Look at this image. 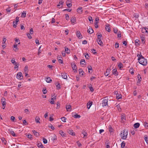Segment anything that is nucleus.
<instances>
[{"label":"nucleus","instance_id":"f257e3e1","mask_svg":"<svg viewBox=\"0 0 148 148\" xmlns=\"http://www.w3.org/2000/svg\"><path fill=\"white\" fill-rule=\"evenodd\" d=\"M128 135V131L124 130L121 132L120 134V136L122 139L124 140L126 139L127 138Z\"/></svg>","mask_w":148,"mask_h":148},{"label":"nucleus","instance_id":"f03ea898","mask_svg":"<svg viewBox=\"0 0 148 148\" xmlns=\"http://www.w3.org/2000/svg\"><path fill=\"white\" fill-rule=\"evenodd\" d=\"M139 63L143 66H146L147 64V61L146 59L144 57L142 58L138 59Z\"/></svg>","mask_w":148,"mask_h":148},{"label":"nucleus","instance_id":"7ed1b4c3","mask_svg":"<svg viewBox=\"0 0 148 148\" xmlns=\"http://www.w3.org/2000/svg\"><path fill=\"white\" fill-rule=\"evenodd\" d=\"M102 36L101 34H100L98 35L97 36V39L96 40V41L97 42L98 44L101 46H102L103 45V43L101 40Z\"/></svg>","mask_w":148,"mask_h":148},{"label":"nucleus","instance_id":"20e7f679","mask_svg":"<svg viewBox=\"0 0 148 148\" xmlns=\"http://www.w3.org/2000/svg\"><path fill=\"white\" fill-rule=\"evenodd\" d=\"M106 98H107V97H105V98L103 99L102 101V106L103 107L108 105V99H106Z\"/></svg>","mask_w":148,"mask_h":148},{"label":"nucleus","instance_id":"39448f33","mask_svg":"<svg viewBox=\"0 0 148 148\" xmlns=\"http://www.w3.org/2000/svg\"><path fill=\"white\" fill-rule=\"evenodd\" d=\"M1 102L2 106V109H4L6 106V102L5 98H3L1 99Z\"/></svg>","mask_w":148,"mask_h":148},{"label":"nucleus","instance_id":"423d86ee","mask_svg":"<svg viewBox=\"0 0 148 148\" xmlns=\"http://www.w3.org/2000/svg\"><path fill=\"white\" fill-rule=\"evenodd\" d=\"M17 78L20 80H21L23 78V76L21 72H18L17 75Z\"/></svg>","mask_w":148,"mask_h":148},{"label":"nucleus","instance_id":"0eeeda50","mask_svg":"<svg viewBox=\"0 0 148 148\" xmlns=\"http://www.w3.org/2000/svg\"><path fill=\"white\" fill-rule=\"evenodd\" d=\"M71 65L72 68L73 70H75V71H77V69L76 66L74 63H71Z\"/></svg>","mask_w":148,"mask_h":148},{"label":"nucleus","instance_id":"6e6552de","mask_svg":"<svg viewBox=\"0 0 148 148\" xmlns=\"http://www.w3.org/2000/svg\"><path fill=\"white\" fill-rule=\"evenodd\" d=\"M8 131L10 134H12L13 136L16 137V134L12 130V129L10 128L8 130Z\"/></svg>","mask_w":148,"mask_h":148},{"label":"nucleus","instance_id":"1a4fd4ad","mask_svg":"<svg viewBox=\"0 0 148 148\" xmlns=\"http://www.w3.org/2000/svg\"><path fill=\"white\" fill-rule=\"evenodd\" d=\"M142 32L143 33H148V28L147 27H143L142 29Z\"/></svg>","mask_w":148,"mask_h":148},{"label":"nucleus","instance_id":"9d476101","mask_svg":"<svg viewBox=\"0 0 148 148\" xmlns=\"http://www.w3.org/2000/svg\"><path fill=\"white\" fill-rule=\"evenodd\" d=\"M77 12L79 14H82V8L81 7H79L77 9Z\"/></svg>","mask_w":148,"mask_h":148},{"label":"nucleus","instance_id":"9b49d317","mask_svg":"<svg viewBox=\"0 0 148 148\" xmlns=\"http://www.w3.org/2000/svg\"><path fill=\"white\" fill-rule=\"evenodd\" d=\"M61 76L62 78L65 79H66L67 77V74L66 73H62Z\"/></svg>","mask_w":148,"mask_h":148},{"label":"nucleus","instance_id":"f8f14e48","mask_svg":"<svg viewBox=\"0 0 148 148\" xmlns=\"http://www.w3.org/2000/svg\"><path fill=\"white\" fill-rule=\"evenodd\" d=\"M121 122L123 123L125 120V116L124 114H123L121 116Z\"/></svg>","mask_w":148,"mask_h":148},{"label":"nucleus","instance_id":"ddd939ff","mask_svg":"<svg viewBox=\"0 0 148 148\" xmlns=\"http://www.w3.org/2000/svg\"><path fill=\"white\" fill-rule=\"evenodd\" d=\"M76 34L79 38H82V35L80 36L81 34L79 31H77Z\"/></svg>","mask_w":148,"mask_h":148},{"label":"nucleus","instance_id":"4468645a","mask_svg":"<svg viewBox=\"0 0 148 148\" xmlns=\"http://www.w3.org/2000/svg\"><path fill=\"white\" fill-rule=\"evenodd\" d=\"M71 23L73 24V25L76 22L75 18L73 16H72L71 18Z\"/></svg>","mask_w":148,"mask_h":148},{"label":"nucleus","instance_id":"2eb2a0df","mask_svg":"<svg viewBox=\"0 0 148 148\" xmlns=\"http://www.w3.org/2000/svg\"><path fill=\"white\" fill-rule=\"evenodd\" d=\"M110 71V69L108 68L107 69L106 72L105 73V76H107L108 75Z\"/></svg>","mask_w":148,"mask_h":148},{"label":"nucleus","instance_id":"dca6fc26","mask_svg":"<svg viewBox=\"0 0 148 148\" xmlns=\"http://www.w3.org/2000/svg\"><path fill=\"white\" fill-rule=\"evenodd\" d=\"M92 103V102H88L87 104V108L88 109H89Z\"/></svg>","mask_w":148,"mask_h":148},{"label":"nucleus","instance_id":"f3484780","mask_svg":"<svg viewBox=\"0 0 148 148\" xmlns=\"http://www.w3.org/2000/svg\"><path fill=\"white\" fill-rule=\"evenodd\" d=\"M45 80L47 83H51L52 81V80L49 77H46Z\"/></svg>","mask_w":148,"mask_h":148},{"label":"nucleus","instance_id":"a211bd4d","mask_svg":"<svg viewBox=\"0 0 148 148\" xmlns=\"http://www.w3.org/2000/svg\"><path fill=\"white\" fill-rule=\"evenodd\" d=\"M140 39H141V40L142 41V42H143V44H145V42L144 41L145 40V36H141Z\"/></svg>","mask_w":148,"mask_h":148},{"label":"nucleus","instance_id":"6ab92c4d","mask_svg":"<svg viewBox=\"0 0 148 148\" xmlns=\"http://www.w3.org/2000/svg\"><path fill=\"white\" fill-rule=\"evenodd\" d=\"M37 145L39 148H45L41 143H38Z\"/></svg>","mask_w":148,"mask_h":148},{"label":"nucleus","instance_id":"aec40b11","mask_svg":"<svg viewBox=\"0 0 148 148\" xmlns=\"http://www.w3.org/2000/svg\"><path fill=\"white\" fill-rule=\"evenodd\" d=\"M65 52L67 54H69L70 52V50L68 48H66V47H65Z\"/></svg>","mask_w":148,"mask_h":148},{"label":"nucleus","instance_id":"412c9836","mask_svg":"<svg viewBox=\"0 0 148 148\" xmlns=\"http://www.w3.org/2000/svg\"><path fill=\"white\" fill-rule=\"evenodd\" d=\"M79 73L81 76H83L84 72L82 69H79Z\"/></svg>","mask_w":148,"mask_h":148},{"label":"nucleus","instance_id":"4be33fe9","mask_svg":"<svg viewBox=\"0 0 148 148\" xmlns=\"http://www.w3.org/2000/svg\"><path fill=\"white\" fill-rule=\"evenodd\" d=\"M88 32L89 34H92L93 32V30L90 27L88 30Z\"/></svg>","mask_w":148,"mask_h":148},{"label":"nucleus","instance_id":"5701e85b","mask_svg":"<svg viewBox=\"0 0 148 148\" xmlns=\"http://www.w3.org/2000/svg\"><path fill=\"white\" fill-rule=\"evenodd\" d=\"M109 25H110L108 24V25H106V27H105V29L106 30L109 32H110V29L109 26Z\"/></svg>","mask_w":148,"mask_h":148},{"label":"nucleus","instance_id":"b1692460","mask_svg":"<svg viewBox=\"0 0 148 148\" xmlns=\"http://www.w3.org/2000/svg\"><path fill=\"white\" fill-rule=\"evenodd\" d=\"M40 118L38 116H36L35 118V120L36 123H40V122L39 121L40 120Z\"/></svg>","mask_w":148,"mask_h":148},{"label":"nucleus","instance_id":"393cba45","mask_svg":"<svg viewBox=\"0 0 148 148\" xmlns=\"http://www.w3.org/2000/svg\"><path fill=\"white\" fill-rule=\"evenodd\" d=\"M140 125L139 123H137L134 124V126L135 128H137Z\"/></svg>","mask_w":148,"mask_h":148},{"label":"nucleus","instance_id":"a878e982","mask_svg":"<svg viewBox=\"0 0 148 148\" xmlns=\"http://www.w3.org/2000/svg\"><path fill=\"white\" fill-rule=\"evenodd\" d=\"M26 11H23L22 13L21 16L22 18H25L26 17Z\"/></svg>","mask_w":148,"mask_h":148},{"label":"nucleus","instance_id":"bb28decb","mask_svg":"<svg viewBox=\"0 0 148 148\" xmlns=\"http://www.w3.org/2000/svg\"><path fill=\"white\" fill-rule=\"evenodd\" d=\"M116 92H117V91L115 92V94H116ZM116 98L118 99L121 98V95H119V94H118V93L117 92V94H116Z\"/></svg>","mask_w":148,"mask_h":148},{"label":"nucleus","instance_id":"cd10ccee","mask_svg":"<svg viewBox=\"0 0 148 148\" xmlns=\"http://www.w3.org/2000/svg\"><path fill=\"white\" fill-rule=\"evenodd\" d=\"M68 133L70 134L73 135V136L75 135V133L74 132H73V131L72 130H69L68 131Z\"/></svg>","mask_w":148,"mask_h":148},{"label":"nucleus","instance_id":"c85d7f7f","mask_svg":"<svg viewBox=\"0 0 148 148\" xmlns=\"http://www.w3.org/2000/svg\"><path fill=\"white\" fill-rule=\"evenodd\" d=\"M113 74L116 75H117L118 72L116 69H114L113 70Z\"/></svg>","mask_w":148,"mask_h":148},{"label":"nucleus","instance_id":"c756f323","mask_svg":"<svg viewBox=\"0 0 148 148\" xmlns=\"http://www.w3.org/2000/svg\"><path fill=\"white\" fill-rule=\"evenodd\" d=\"M137 56L138 57V59H140L142 58L143 57H144L141 55V53L140 52V53H138L137 55Z\"/></svg>","mask_w":148,"mask_h":148},{"label":"nucleus","instance_id":"7c9ffc66","mask_svg":"<svg viewBox=\"0 0 148 148\" xmlns=\"http://www.w3.org/2000/svg\"><path fill=\"white\" fill-rule=\"evenodd\" d=\"M144 139L147 143V144H148V136H144Z\"/></svg>","mask_w":148,"mask_h":148},{"label":"nucleus","instance_id":"2f4dec72","mask_svg":"<svg viewBox=\"0 0 148 148\" xmlns=\"http://www.w3.org/2000/svg\"><path fill=\"white\" fill-rule=\"evenodd\" d=\"M32 132L34 135L36 136H38L39 135V134L34 130H32Z\"/></svg>","mask_w":148,"mask_h":148},{"label":"nucleus","instance_id":"473e14b6","mask_svg":"<svg viewBox=\"0 0 148 148\" xmlns=\"http://www.w3.org/2000/svg\"><path fill=\"white\" fill-rule=\"evenodd\" d=\"M139 42V40L138 39H136L135 41V43L136 45H139V44L138 43Z\"/></svg>","mask_w":148,"mask_h":148},{"label":"nucleus","instance_id":"72a5a7b5","mask_svg":"<svg viewBox=\"0 0 148 148\" xmlns=\"http://www.w3.org/2000/svg\"><path fill=\"white\" fill-rule=\"evenodd\" d=\"M130 72L132 74H134V72L133 68H131L129 70Z\"/></svg>","mask_w":148,"mask_h":148},{"label":"nucleus","instance_id":"f704fd0d","mask_svg":"<svg viewBox=\"0 0 148 148\" xmlns=\"http://www.w3.org/2000/svg\"><path fill=\"white\" fill-rule=\"evenodd\" d=\"M24 71L25 73L28 72V66H25Z\"/></svg>","mask_w":148,"mask_h":148},{"label":"nucleus","instance_id":"c9c22d12","mask_svg":"<svg viewBox=\"0 0 148 148\" xmlns=\"http://www.w3.org/2000/svg\"><path fill=\"white\" fill-rule=\"evenodd\" d=\"M17 45H18V44H15L14 45V48H16L15 49V50H14L15 51H17V50H18V48H17Z\"/></svg>","mask_w":148,"mask_h":148},{"label":"nucleus","instance_id":"e433bc0d","mask_svg":"<svg viewBox=\"0 0 148 148\" xmlns=\"http://www.w3.org/2000/svg\"><path fill=\"white\" fill-rule=\"evenodd\" d=\"M144 125L145 128L146 129L148 128V123L146 122H145L144 123Z\"/></svg>","mask_w":148,"mask_h":148},{"label":"nucleus","instance_id":"4c0bfd02","mask_svg":"<svg viewBox=\"0 0 148 148\" xmlns=\"http://www.w3.org/2000/svg\"><path fill=\"white\" fill-rule=\"evenodd\" d=\"M82 133L84 135V136H86L87 135V133L85 130L82 131Z\"/></svg>","mask_w":148,"mask_h":148},{"label":"nucleus","instance_id":"58836bf2","mask_svg":"<svg viewBox=\"0 0 148 148\" xmlns=\"http://www.w3.org/2000/svg\"><path fill=\"white\" fill-rule=\"evenodd\" d=\"M71 106L70 105H67L66 106V108L67 110L68 111V109H70L71 108Z\"/></svg>","mask_w":148,"mask_h":148},{"label":"nucleus","instance_id":"ea45409f","mask_svg":"<svg viewBox=\"0 0 148 148\" xmlns=\"http://www.w3.org/2000/svg\"><path fill=\"white\" fill-rule=\"evenodd\" d=\"M61 120L64 122H66V117H62L61 118Z\"/></svg>","mask_w":148,"mask_h":148},{"label":"nucleus","instance_id":"a19ab883","mask_svg":"<svg viewBox=\"0 0 148 148\" xmlns=\"http://www.w3.org/2000/svg\"><path fill=\"white\" fill-rule=\"evenodd\" d=\"M80 64H84L86 63V62L84 59H82L80 61Z\"/></svg>","mask_w":148,"mask_h":148},{"label":"nucleus","instance_id":"79ce46f5","mask_svg":"<svg viewBox=\"0 0 148 148\" xmlns=\"http://www.w3.org/2000/svg\"><path fill=\"white\" fill-rule=\"evenodd\" d=\"M63 3H64L63 1H60L59 2L58 4V5L57 6L58 7H59L60 6V5H63Z\"/></svg>","mask_w":148,"mask_h":148},{"label":"nucleus","instance_id":"37998d69","mask_svg":"<svg viewBox=\"0 0 148 148\" xmlns=\"http://www.w3.org/2000/svg\"><path fill=\"white\" fill-rule=\"evenodd\" d=\"M57 89L59 90L61 88L60 85V83H58V84L56 85Z\"/></svg>","mask_w":148,"mask_h":148},{"label":"nucleus","instance_id":"c03bdc74","mask_svg":"<svg viewBox=\"0 0 148 148\" xmlns=\"http://www.w3.org/2000/svg\"><path fill=\"white\" fill-rule=\"evenodd\" d=\"M123 65V64L120 62L118 66L119 68L121 69V68H122Z\"/></svg>","mask_w":148,"mask_h":148},{"label":"nucleus","instance_id":"a18cd8bd","mask_svg":"<svg viewBox=\"0 0 148 148\" xmlns=\"http://www.w3.org/2000/svg\"><path fill=\"white\" fill-rule=\"evenodd\" d=\"M125 145V143L124 141H123L121 144V147L122 148H123L124 147Z\"/></svg>","mask_w":148,"mask_h":148},{"label":"nucleus","instance_id":"49530a36","mask_svg":"<svg viewBox=\"0 0 148 148\" xmlns=\"http://www.w3.org/2000/svg\"><path fill=\"white\" fill-rule=\"evenodd\" d=\"M85 56V58L87 59H89V56L88 53H86Z\"/></svg>","mask_w":148,"mask_h":148},{"label":"nucleus","instance_id":"de8ad7c7","mask_svg":"<svg viewBox=\"0 0 148 148\" xmlns=\"http://www.w3.org/2000/svg\"><path fill=\"white\" fill-rule=\"evenodd\" d=\"M17 24V23H16L15 21H13V26L15 28L16 27V25Z\"/></svg>","mask_w":148,"mask_h":148},{"label":"nucleus","instance_id":"09e8293b","mask_svg":"<svg viewBox=\"0 0 148 148\" xmlns=\"http://www.w3.org/2000/svg\"><path fill=\"white\" fill-rule=\"evenodd\" d=\"M63 133V132L62 130H60L59 132L60 134L62 136H64L65 135V134Z\"/></svg>","mask_w":148,"mask_h":148},{"label":"nucleus","instance_id":"8fccbe9b","mask_svg":"<svg viewBox=\"0 0 148 148\" xmlns=\"http://www.w3.org/2000/svg\"><path fill=\"white\" fill-rule=\"evenodd\" d=\"M114 32L115 34H116L118 30L116 28H114L113 29Z\"/></svg>","mask_w":148,"mask_h":148},{"label":"nucleus","instance_id":"3c124183","mask_svg":"<svg viewBox=\"0 0 148 148\" xmlns=\"http://www.w3.org/2000/svg\"><path fill=\"white\" fill-rule=\"evenodd\" d=\"M19 64L18 63H16V64H15V67H14V69H18V66H19Z\"/></svg>","mask_w":148,"mask_h":148},{"label":"nucleus","instance_id":"603ef678","mask_svg":"<svg viewBox=\"0 0 148 148\" xmlns=\"http://www.w3.org/2000/svg\"><path fill=\"white\" fill-rule=\"evenodd\" d=\"M57 107L56 108H59L60 107V104L59 102H57Z\"/></svg>","mask_w":148,"mask_h":148},{"label":"nucleus","instance_id":"864d4df0","mask_svg":"<svg viewBox=\"0 0 148 148\" xmlns=\"http://www.w3.org/2000/svg\"><path fill=\"white\" fill-rule=\"evenodd\" d=\"M74 117L75 118H79L80 117V116L79 115L76 114L74 115Z\"/></svg>","mask_w":148,"mask_h":148},{"label":"nucleus","instance_id":"5fc2aeb1","mask_svg":"<svg viewBox=\"0 0 148 148\" xmlns=\"http://www.w3.org/2000/svg\"><path fill=\"white\" fill-rule=\"evenodd\" d=\"M43 141L44 144H46L47 143V140L45 138H43Z\"/></svg>","mask_w":148,"mask_h":148},{"label":"nucleus","instance_id":"6e6d98bb","mask_svg":"<svg viewBox=\"0 0 148 148\" xmlns=\"http://www.w3.org/2000/svg\"><path fill=\"white\" fill-rule=\"evenodd\" d=\"M117 36L118 37L120 38L121 37V32L120 31H119L118 32V34H117Z\"/></svg>","mask_w":148,"mask_h":148},{"label":"nucleus","instance_id":"4d7b16f0","mask_svg":"<svg viewBox=\"0 0 148 148\" xmlns=\"http://www.w3.org/2000/svg\"><path fill=\"white\" fill-rule=\"evenodd\" d=\"M88 72H90V70H92V67L91 66H88Z\"/></svg>","mask_w":148,"mask_h":148},{"label":"nucleus","instance_id":"13d9d810","mask_svg":"<svg viewBox=\"0 0 148 148\" xmlns=\"http://www.w3.org/2000/svg\"><path fill=\"white\" fill-rule=\"evenodd\" d=\"M42 92L44 94H46L47 93V90L46 89L43 88L42 90Z\"/></svg>","mask_w":148,"mask_h":148},{"label":"nucleus","instance_id":"bf43d9fd","mask_svg":"<svg viewBox=\"0 0 148 148\" xmlns=\"http://www.w3.org/2000/svg\"><path fill=\"white\" fill-rule=\"evenodd\" d=\"M27 37H28V38L29 39H31L32 38V37L30 35V34H29V33L27 34Z\"/></svg>","mask_w":148,"mask_h":148},{"label":"nucleus","instance_id":"052dcab7","mask_svg":"<svg viewBox=\"0 0 148 148\" xmlns=\"http://www.w3.org/2000/svg\"><path fill=\"white\" fill-rule=\"evenodd\" d=\"M11 62L13 64H15L16 63H15V59H13L11 60Z\"/></svg>","mask_w":148,"mask_h":148},{"label":"nucleus","instance_id":"680f3d73","mask_svg":"<svg viewBox=\"0 0 148 148\" xmlns=\"http://www.w3.org/2000/svg\"><path fill=\"white\" fill-rule=\"evenodd\" d=\"M98 22H96L95 23V28H97L98 27Z\"/></svg>","mask_w":148,"mask_h":148},{"label":"nucleus","instance_id":"e2e57ef3","mask_svg":"<svg viewBox=\"0 0 148 148\" xmlns=\"http://www.w3.org/2000/svg\"><path fill=\"white\" fill-rule=\"evenodd\" d=\"M15 42H19L18 43V44H20V42H19L20 40L18 39H17L16 38H15Z\"/></svg>","mask_w":148,"mask_h":148},{"label":"nucleus","instance_id":"0e129e2a","mask_svg":"<svg viewBox=\"0 0 148 148\" xmlns=\"http://www.w3.org/2000/svg\"><path fill=\"white\" fill-rule=\"evenodd\" d=\"M65 18L66 19L68 20L69 19V16L68 14H65Z\"/></svg>","mask_w":148,"mask_h":148},{"label":"nucleus","instance_id":"69168bd1","mask_svg":"<svg viewBox=\"0 0 148 148\" xmlns=\"http://www.w3.org/2000/svg\"><path fill=\"white\" fill-rule=\"evenodd\" d=\"M29 32H30V34H33L34 33V31H33V29L32 28H31L30 29V30H29Z\"/></svg>","mask_w":148,"mask_h":148},{"label":"nucleus","instance_id":"338daca9","mask_svg":"<svg viewBox=\"0 0 148 148\" xmlns=\"http://www.w3.org/2000/svg\"><path fill=\"white\" fill-rule=\"evenodd\" d=\"M138 80H139V79H140V81L141 80L142 78L140 76V74H138Z\"/></svg>","mask_w":148,"mask_h":148},{"label":"nucleus","instance_id":"774afa93","mask_svg":"<svg viewBox=\"0 0 148 148\" xmlns=\"http://www.w3.org/2000/svg\"><path fill=\"white\" fill-rule=\"evenodd\" d=\"M119 47V44L118 43H116L115 44V47L116 48H117Z\"/></svg>","mask_w":148,"mask_h":148}]
</instances>
